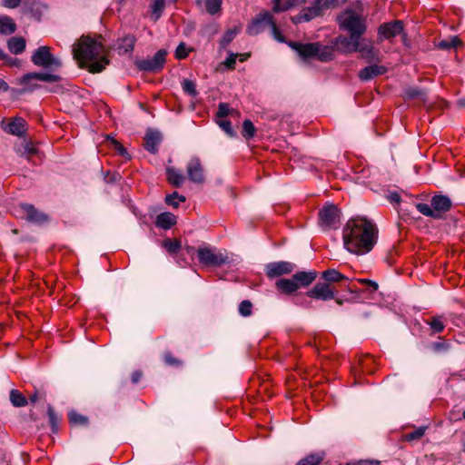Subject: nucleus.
I'll list each match as a JSON object with an SVG mask.
<instances>
[{
	"label": "nucleus",
	"instance_id": "nucleus-38",
	"mask_svg": "<svg viewBox=\"0 0 465 465\" xmlns=\"http://www.w3.org/2000/svg\"><path fill=\"white\" fill-rule=\"evenodd\" d=\"M162 246L171 254L177 253L181 249V242L179 240L166 239L163 242Z\"/></svg>",
	"mask_w": 465,
	"mask_h": 465
},
{
	"label": "nucleus",
	"instance_id": "nucleus-25",
	"mask_svg": "<svg viewBox=\"0 0 465 465\" xmlns=\"http://www.w3.org/2000/svg\"><path fill=\"white\" fill-rule=\"evenodd\" d=\"M292 277L299 286L306 287L309 286L316 279L317 272L315 271L299 272H296Z\"/></svg>",
	"mask_w": 465,
	"mask_h": 465
},
{
	"label": "nucleus",
	"instance_id": "nucleus-22",
	"mask_svg": "<svg viewBox=\"0 0 465 465\" xmlns=\"http://www.w3.org/2000/svg\"><path fill=\"white\" fill-rule=\"evenodd\" d=\"M306 0H272V12L273 13H282L288 11L297 5L304 4Z\"/></svg>",
	"mask_w": 465,
	"mask_h": 465
},
{
	"label": "nucleus",
	"instance_id": "nucleus-29",
	"mask_svg": "<svg viewBox=\"0 0 465 465\" xmlns=\"http://www.w3.org/2000/svg\"><path fill=\"white\" fill-rule=\"evenodd\" d=\"M135 37L134 35H128L122 39L119 40L117 49L119 54H127L131 53L134 49L135 44Z\"/></svg>",
	"mask_w": 465,
	"mask_h": 465
},
{
	"label": "nucleus",
	"instance_id": "nucleus-5",
	"mask_svg": "<svg viewBox=\"0 0 465 465\" xmlns=\"http://www.w3.org/2000/svg\"><path fill=\"white\" fill-rule=\"evenodd\" d=\"M452 207V202L449 196L443 194H435L430 204L420 203L416 204V209L424 216L433 219H440Z\"/></svg>",
	"mask_w": 465,
	"mask_h": 465
},
{
	"label": "nucleus",
	"instance_id": "nucleus-39",
	"mask_svg": "<svg viewBox=\"0 0 465 465\" xmlns=\"http://www.w3.org/2000/svg\"><path fill=\"white\" fill-rule=\"evenodd\" d=\"M223 0H205L206 12L211 15H215L221 11Z\"/></svg>",
	"mask_w": 465,
	"mask_h": 465
},
{
	"label": "nucleus",
	"instance_id": "nucleus-55",
	"mask_svg": "<svg viewBox=\"0 0 465 465\" xmlns=\"http://www.w3.org/2000/svg\"><path fill=\"white\" fill-rule=\"evenodd\" d=\"M21 3V0H2V5L7 8H15Z\"/></svg>",
	"mask_w": 465,
	"mask_h": 465
},
{
	"label": "nucleus",
	"instance_id": "nucleus-57",
	"mask_svg": "<svg viewBox=\"0 0 465 465\" xmlns=\"http://www.w3.org/2000/svg\"><path fill=\"white\" fill-rule=\"evenodd\" d=\"M34 82L35 81H31L29 84H24L25 86V88L23 90V92H32L35 89L38 88L39 85L35 84Z\"/></svg>",
	"mask_w": 465,
	"mask_h": 465
},
{
	"label": "nucleus",
	"instance_id": "nucleus-45",
	"mask_svg": "<svg viewBox=\"0 0 465 465\" xmlns=\"http://www.w3.org/2000/svg\"><path fill=\"white\" fill-rule=\"evenodd\" d=\"M425 430H426V427H423V426L419 427V428L415 429L413 431L405 434L404 440L407 441L418 440L424 435Z\"/></svg>",
	"mask_w": 465,
	"mask_h": 465
},
{
	"label": "nucleus",
	"instance_id": "nucleus-6",
	"mask_svg": "<svg viewBox=\"0 0 465 465\" xmlns=\"http://www.w3.org/2000/svg\"><path fill=\"white\" fill-rule=\"evenodd\" d=\"M196 252L199 262L207 267H219L229 262L225 252L210 245L200 246Z\"/></svg>",
	"mask_w": 465,
	"mask_h": 465
},
{
	"label": "nucleus",
	"instance_id": "nucleus-43",
	"mask_svg": "<svg viewBox=\"0 0 465 465\" xmlns=\"http://www.w3.org/2000/svg\"><path fill=\"white\" fill-rule=\"evenodd\" d=\"M69 420L73 424L76 425H86L88 420L85 416L79 414L78 412L72 411L68 413Z\"/></svg>",
	"mask_w": 465,
	"mask_h": 465
},
{
	"label": "nucleus",
	"instance_id": "nucleus-51",
	"mask_svg": "<svg viewBox=\"0 0 465 465\" xmlns=\"http://www.w3.org/2000/svg\"><path fill=\"white\" fill-rule=\"evenodd\" d=\"M230 108L227 104L221 103L218 106L217 116L220 118L225 117L229 114Z\"/></svg>",
	"mask_w": 465,
	"mask_h": 465
},
{
	"label": "nucleus",
	"instance_id": "nucleus-61",
	"mask_svg": "<svg viewBox=\"0 0 465 465\" xmlns=\"http://www.w3.org/2000/svg\"><path fill=\"white\" fill-rule=\"evenodd\" d=\"M9 89L8 84L0 78V91L7 92Z\"/></svg>",
	"mask_w": 465,
	"mask_h": 465
},
{
	"label": "nucleus",
	"instance_id": "nucleus-34",
	"mask_svg": "<svg viewBox=\"0 0 465 465\" xmlns=\"http://www.w3.org/2000/svg\"><path fill=\"white\" fill-rule=\"evenodd\" d=\"M165 1L166 0H153V2L152 3V18L153 19L154 22L161 17L162 13L165 7Z\"/></svg>",
	"mask_w": 465,
	"mask_h": 465
},
{
	"label": "nucleus",
	"instance_id": "nucleus-48",
	"mask_svg": "<svg viewBox=\"0 0 465 465\" xmlns=\"http://www.w3.org/2000/svg\"><path fill=\"white\" fill-rule=\"evenodd\" d=\"M268 27L271 29L272 34L273 37L279 41V42H284V37L281 34L280 30L278 29L275 22L273 21V17L272 16L271 23L269 24Z\"/></svg>",
	"mask_w": 465,
	"mask_h": 465
},
{
	"label": "nucleus",
	"instance_id": "nucleus-36",
	"mask_svg": "<svg viewBox=\"0 0 465 465\" xmlns=\"http://www.w3.org/2000/svg\"><path fill=\"white\" fill-rule=\"evenodd\" d=\"M10 401L15 407H24L27 404L25 397L17 390L10 391Z\"/></svg>",
	"mask_w": 465,
	"mask_h": 465
},
{
	"label": "nucleus",
	"instance_id": "nucleus-20",
	"mask_svg": "<svg viewBox=\"0 0 465 465\" xmlns=\"http://www.w3.org/2000/svg\"><path fill=\"white\" fill-rule=\"evenodd\" d=\"M359 38H352L351 35L344 36L340 35L335 39V45H337L338 49L344 53H352L354 50H356L357 45L356 42Z\"/></svg>",
	"mask_w": 465,
	"mask_h": 465
},
{
	"label": "nucleus",
	"instance_id": "nucleus-59",
	"mask_svg": "<svg viewBox=\"0 0 465 465\" xmlns=\"http://www.w3.org/2000/svg\"><path fill=\"white\" fill-rule=\"evenodd\" d=\"M142 378V372L139 371H135L132 373V381L133 383H137Z\"/></svg>",
	"mask_w": 465,
	"mask_h": 465
},
{
	"label": "nucleus",
	"instance_id": "nucleus-53",
	"mask_svg": "<svg viewBox=\"0 0 465 465\" xmlns=\"http://www.w3.org/2000/svg\"><path fill=\"white\" fill-rule=\"evenodd\" d=\"M219 125L229 135L233 134V130H232V124L230 121H227V120L220 121Z\"/></svg>",
	"mask_w": 465,
	"mask_h": 465
},
{
	"label": "nucleus",
	"instance_id": "nucleus-63",
	"mask_svg": "<svg viewBox=\"0 0 465 465\" xmlns=\"http://www.w3.org/2000/svg\"><path fill=\"white\" fill-rule=\"evenodd\" d=\"M114 143H115V145H116V147L119 149L120 153H121L122 155H124V154H126V153H126V151H125V149H124V147H123L119 143H117V142H114Z\"/></svg>",
	"mask_w": 465,
	"mask_h": 465
},
{
	"label": "nucleus",
	"instance_id": "nucleus-62",
	"mask_svg": "<svg viewBox=\"0 0 465 465\" xmlns=\"http://www.w3.org/2000/svg\"><path fill=\"white\" fill-rule=\"evenodd\" d=\"M40 397H42V395L35 391L33 395L29 397V401L32 403H35Z\"/></svg>",
	"mask_w": 465,
	"mask_h": 465
},
{
	"label": "nucleus",
	"instance_id": "nucleus-33",
	"mask_svg": "<svg viewBox=\"0 0 465 465\" xmlns=\"http://www.w3.org/2000/svg\"><path fill=\"white\" fill-rule=\"evenodd\" d=\"M461 45V40L458 36H450L447 39L440 40L437 44V47L441 50H450L456 48Z\"/></svg>",
	"mask_w": 465,
	"mask_h": 465
},
{
	"label": "nucleus",
	"instance_id": "nucleus-8",
	"mask_svg": "<svg viewBox=\"0 0 465 465\" xmlns=\"http://www.w3.org/2000/svg\"><path fill=\"white\" fill-rule=\"evenodd\" d=\"M166 54L167 52L161 49L152 58L135 61V65L140 71L157 73L163 69L166 61Z\"/></svg>",
	"mask_w": 465,
	"mask_h": 465
},
{
	"label": "nucleus",
	"instance_id": "nucleus-27",
	"mask_svg": "<svg viewBox=\"0 0 465 465\" xmlns=\"http://www.w3.org/2000/svg\"><path fill=\"white\" fill-rule=\"evenodd\" d=\"M276 287L282 292L286 294H291L296 292L299 288L298 283L294 281L293 277L292 279H280L276 282Z\"/></svg>",
	"mask_w": 465,
	"mask_h": 465
},
{
	"label": "nucleus",
	"instance_id": "nucleus-60",
	"mask_svg": "<svg viewBox=\"0 0 465 465\" xmlns=\"http://www.w3.org/2000/svg\"><path fill=\"white\" fill-rule=\"evenodd\" d=\"M165 362L169 365H174L178 363V361L172 357L170 354H166L165 357Z\"/></svg>",
	"mask_w": 465,
	"mask_h": 465
},
{
	"label": "nucleus",
	"instance_id": "nucleus-23",
	"mask_svg": "<svg viewBox=\"0 0 465 465\" xmlns=\"http://www.w3.org/2000/svg\"><path fill=\"white\" fill-rule=\"evenodd\" d=\"M356 45L358 48L354 52H359L362 57L369 61L376 58V52L371 44L366 43L365 40L361 41V39H358Z\"/></svg>",
	"mask_w": 465,
	"mask_h": 465
},
{
	"label": "nucleus",
	"instance_id": "nucleus-4",
	"mask_svg": "<svg viewBox=\"0 0 465 465\" xmlns=\"http://www.w3.org/2000/svg\"><path fill=\"white\" fill-rule=\"evenodd\" d=\"M338 23L340 28L348 32L352 38H361L367 29L365 18L351 9L339 15Z\"/></svg>",
	"mask_w": 465,
	"mask_h": 465
},
{
	"label": "nucleus",
	"instance_id": "nucleus-46",
	"mask_svg": "<svg viewBox=\"0 0 465 465\" xmlns=\"http://www.w3.org/2000/svg\"><path fill=\"white\" fill-rule=\"evenodd\" d=\"M252 302L248 300L242 301L239 305V312L242 316L247 317L252 314Z\"/></svg>",
	"mask_w": 465,
	"mask_h": 465
},
{
	"label": "nucleus",
	"instance_id": "nucleus-2",
	"mask_svg": "<svg viewBox=\"0 0 465 465\" xmlns=\"http://www.w3.org/2000/svg\"><path fill=\"white\" fill-rule=\"evenodd\" d=\"M74 58L90 73H100L109 64L108 51L97 39L82 36L73 48Z\"/></svg>",
	"mask_w": 465,
	"mask_h": 465
},
{
	"label": "nucleus",
	"instance_id": "nucleus-14",
	"mask_svg": "<svg viewBox=\"0 0 465 465\" xmlns=\"http://www.w3.org/2000/svg\"><path fill=\"white\" fill-rule=\"evenodd\" d=\"M186 171L191 182L194 183H203L204 182L203 168L199 158H192L187 163Z\"/></svg>",
	"mask_w": 465,
	"mask_h": 465
},
{
	"label": "nucleus",
	"instance_id": "nucleus-15",
	"mask_svg": "<svg viewBox=\"0 0 465 465\" xmlns=\"http://www.w3.org/2000/svg\"><path fill=\"white\" fill-rule=\"evenodd\" d=\"M272 15L268 11L259 14L256 18L249 25L247 33L250 35H256L262 33L271 23Z\"/></svg>",
	"mask_w": 465,
	"mask_h": 465
},
{
	"label": "nucleus",
	"instance_id": "nucleus-31",
	"mask_svg": "<svg viewBox=\"0 0 465 465\" xmlns=\"http://www.w3.org/2000/svg\"><path fill=\"white\" fill-rule=\"evenodd\" d=\"M322 278L325 281L324 282H328L331 284V282H338L346 279V277L343 274H341L335 269H329L324 271L322 273Z\"/></svg>",
	"mask_w": 465,
	"mask_h": 465
},
{
	"label": "nucleus",
	"instance_id": "nucleus-28",
	"mask_svg": "<svg viewBox=\"0 0 465 465\" xmlns=\"http://www.w3.org/2000/svg\"><path fill=\"white\" fill-rule=\"evenodd\" d=\"M446 319L443 315L433 316L426 320L432 333H440L445 329Z\"/></svg>",
	"mask_w": 465,
	"mask_h": 465
},
{
	"label": "nucleus",
	"instance_id": "nucleus-58",
	"mask_svg": "<svg viewBox=\"0 0 465 465\" xmlns=\"http://www.w3.org/2000/svg\"><path fill=\"white\" fill-rule=\"evenodd\" d=\"M361 282L362 283L368 284L370 287H371L372 291H376L378 289V283L373 282V281H371V280L362 279V280H361Z\"/></svg>",
	"mask_w": 465,
	"mask_h": 465
},
{
	"label": "nucleus",
	"instance_id": "nucleus-40",
	"mask_svg": "<svg viewBox=\"0 0 465 465\" xmlns=\"http://www.w3.org/2000/svg\"><path fill=\"white\" fill-rule=\"evenodd\" d=\"M185 197L183 195H180L177 192H173L165 197V203L173 208H177L179 203L185 202Z\"/></svg>",
	"mask_w": 465,
	"mask_h": 465
},
{
	"label": "nucleus",
	"instance_id": "nucleus-32",
	"mask_svg": "<svg viewBox=\"0 0 465 465\" xmlns=\"http://www.w3.org/2000/svg\"><path fill=\"white\" fill-rule=\"evenodd\" d=\"M16 29L15 24L8 16L0 17V33L5 35H11Z\"/></svg>",
	"mask_w": 465,
	"mask_h": 465
},
{
	"label": "nucleus",
	"instance_id": "nucleus-37",
	"mask_svg": "<svg viewBox=\"0 0 465 465\" xmlns=\"http://www.w3.org/2000/svg\"><path fill=\"white\" fill-rule=\"evenodd\" d=\"M324 459V453H314L308 455L305 459L300 460L298 465H319Z\"/></svg>",
	"mask_w": 465,
	"mask_h": 465
},
{
	"label": "nucleus",
	"instance_id": "nucleus-21",
	"mask_svg": "<svg viewBox=\"0 0 465 465\" xmlns=\"http://www.w3.org/2000/svg\"><path fill=\"white\" fill-rule=\"evenodd\" d=\"M386 71L385 66L371 64L361 69L359 73V77L363 81H368L375 76L383 74Z\"/></svg>",
	"mask_w": 465,
	"mask_h": 465
},
{
	"label": "nucleus",
	"instance_id": "nucleus-10",
	"mask_svg": "<svg viewBox=\"0 0 465 465\" xmlns=\"http://www.w3.org/2000/svg\"><path fill=\"white\" fill-rule=\"evenodd\" d=\"M326 10L320 0H316L311 6L304 7L301 12L292 17L293 24H300L302 22H309L312 19L322 15L323 11Z\"/></svg>",
	"mask_w": 465,
	"mask_h": 465
},
{
	"label": "nucleus",
	"instance_id": "nucleus-64",
	"mask_svg": "<svg viewBox=\"0 0 465 465\" xmlns=\"http://www.w3.org/2000/svg\"><path fill=\"white\" fill-rule=\"evenodd\" d=\"M185 250H186L187 253L190 254V255H193L194 252H195V249L193 247H191V246H187L185 248Z\"/></svg>",
	"mask_w": 465,
	"mask_h": 465
},
{
	"label": "nucleus",
	"instance_id": "nucleus-3",
	"mask_svg": "<svg viewBox=\"0 0 465 465\" xmlns=\"http://www.w3.org/2000/svg\"><path fill=\"white\" fill-rule=\"evenodd\" d=\"M288 45L304 60L317 58L322 62H328L333 58V48L331 46L322 45L320 43L302 44L290 42Z\"/></svg>",
	"mask_w": 465,
	"mask_h": 465
},
{
	"label": "nucleus",
	"instance_id": "nucleus-26",
	"mask_svg": "<svg viewBox=\"0 0 465 465\" xmlns=\"http://www.w3.org/2000/svg\"><path fill=\"white\" fill-rule=\"evenodd\" d=\"M166 178L169 183L174 187H180L185 181L184 175L173 167L166 168Z\"/></svg>",
	"mask_w": 465,
	"mask_h": 465
},
{
	"label": "nucleus",
	"instance_id": "nucleus-17",
	"mask_svg": "<svg viewBox=\"0 0 465 465\" xmlns=\"http://www.w3.org/2000/svg\"><path fill=\"white\" fill-rule=\"evenodd\" d=\"M21 212L25 219L35 223H43L47 221V215L36 210L32 204H21Z\"/></svg>",
	"mask_w": 465,
	"mask_h": 465
},
{
	"label": "nucleus",
	"instance_id": "nucleus-47",
	"mask_svg": "<svg viewBox=\"0 0 465 465\" xmlns=\"http://www.w3.org/2000/svg\"><path fill=\"white\" fill-rule=\"evenodd\" d=\"M431 349L436 353L445 352L450 349V343L447 341H436L431 343Z\"/></svg>",
	"mask_w": 465,
	"mask_h": 465
},
{
	"label": "nucleus",
	"instance_id": "nucleus-42",
	"mask_svg": "<svg viewBox=\"0 0 465 465\" xmlns=\"http://www.w3.org/2000/svg\"><path fill=\"white\" fill-rule=\"evenodd\" d=\"M183 91L190 96L195 97L198 94L196 84L190 79H183L182 82Z\"/></svg>",
	"mask_w": 465,
	"mask_h": 465
},
{
	"label": "nucleus",
	"instance_id": "nucleus-19",
	"mask_svg": "<svg viewBox=\"0 0 465 465\" xmlns=\"http://www.w3.org/2000/svg\"><path fill=\"white\" fill-rule=\"evenodd\" d=\"M25 121L21 117L13 118L5 126H2L7 134L22 137L25 133Z\"/></svg>",
	"mask_w": 465,
	"mask_h": 465
},
{
	"label": "nucleus",
	"instance_id": "nucleus-12",
	"mask_svg": "<svg viewBox=\"0 0 465 465\" xmlns=\"http://www.w3.org/2000/svg\"><path fill=\"white\" fill-rule=\"evenodd\" d=\"M403 31V23L396 20L390 23H384L379 26L378 29V42L389 40L401 34Z\"/></svg>",
	"mask_w": 465,
	"mask_h": 465
},
{
	"label": "nucleus",
	"instance_id": "nucleus-44",
	"mask_svg": "<svg viewBox=\"0 0 465 465\" xmlns=\"http://www.w3.org/2000/svg\"><path fill=\"white\" fill-rule=\"evenodd\" d=\"M255 127L251 120H245L242 124V135L246 139H251L254 136Z\"/></svg>",
	"mask_w": 465,
	"mask_h": 465
},
{
	"label": "nucleus",
	"instance_id": "nucleus-30",
	"mask_svg": "<svg viewBox=\"0 0 465 465\" xmlns=\"http://www.w3.org/2000/svg\"><path fill=\"white\" fill-rule=\"evenodd\" d=\"M8 49L15 54L23 53L25 49V40L23 37H12L8 41Z\"/></svg>",
	"mask_w": 465,
	"mask_h": 465
},
{
	"label": "nucleus",
	"instance_id": "nucleus-24",
	"mask_svg": "<svg viewBox=\"0 0 465 465\" xmlns=\"http://www.w3.org/2000/svg\"><path fill=\"white\" fill-rule=\"evenodd\" d=\"M176 223V216L172 213H162L156 217L155 224L157 227L168 230Z\"/></svg>",
	"mask_w": 465,
	"mask_h": 465
},
{
	"label": "nucleus",
	"instance_id": "nucleus-41",
	"mask_svg": "<svg viewBox=\"0 0 465 465\" xmlns=\"http://www.w3.org/2000/svg\"><path fill=\"white\" fill-rule=\"evenodd\" d=\"M405 94L409 99L419 98L425 102L427 94L424 90L418 87H410L405 91Z\"/></svg>",
	"mask_w": 465,
	"mask_h": 465
},
{
	"label": "nucleus",
	"instance_id": "nucleus-7",
	"mask_svg": "<svg viewBox=\"0 0 465 465\" xmlns=\"http://www.w3.org/2000/svg\"><path fill=\"white\" fill-rule=\"evenodd\" d=\"M32 63L40 67L56 70L62 66L60 59L53 55L48 46H40L31 57Z\"/></svg>",
	"mask_w": 465,
	"mask_h": 465
},
{
	"label": "nucleus",
	"instance_id": "nucleus-16",
	"mask_svg": "<svg viewBox=\"0 0 465 465\" xmlns=\"http://www.w3.org/2000/svg\"><path fill=\"white\" fill-rule=\"evenodd\" d=\"M60 76L51 73H28L19 78L20 84H27L31 81H43L54 83L60 81Z\"/></svg>",
	"mask_w": 465,
	"mask_h": 465
},
{
	"label": "nucleus",
	"instance_id": "nucleus-18",
	"mask_svg": "<svg viewBox=\"0 0 465 465\" xmlns=\"http://www.w3.org/2000/svg\"><path fill=\"white\" fill-rule=\"evenodd\" d=\"M144 143L143 146L144 148L152 153H155L158 151V146L162 141V134L157 130H147L145 136H144Z\"/></svg>",
	"mask_w": 465,
	"mask_h": 465
},
{
	"label": "nucleus",
	"instance_id": "nucleus-11",
	"mask_svg": "<svg viewBox=\"0 0 465 465\" xmlns=\"http://www.w3.org/2000/svg\"><path fill=\"white\" fill-rule=\"evenodd\" d=\"M336 289L328 282H318L306 294L308 297L321 301H330L335 297Z\"/></svg>",
	"mask_w": 465,
	"mask_h": 465
},
{
	"label": "nucleus",
	"instance_id": "nucleus-56",
	"mask_svg": "<svg viewBox=\"0 0 465 465\" xmlns=\"http://www.w3.org/2000/svg\"><path fill=\"white\" fill-rule=\"evenodd\" d=\"M388 199L389 201L391 203H400L401 202V196L398 193H391L389 195H388Z\"/></svg>",
	"mask_w": 465,
	"mask_h": 465
},
{
	"label": "nucleus",
	"instance_id": "nucleus-50",
	"mask_svg": "<svg viewBox=\"0 0 465 465\" xmlns=\"http://www.w3.org/2000/svg\"><path fill=\"white\" fill-rule=\"evenodd\" d=\"M48 416L53 427V431H55L57 430L58 418L51 406L48 407Z\"/></svg>",
	"mask_w": 465,
	"mask_h": 465
},
{
	"label": "nucleus",
	"instance_id": "nucleus-13",
	"mask_svg": "<svg viewBox=\"0 0 465 465\" xmlns=\"http://www.w3.org/2000/svg\"><path fill=\"white\" fill-rule=\"evenodd\" d=\"M294 268L295 265L293 263L282 261L268 263L265 267V272L268 277L275 278L291 273Z\"/></svg>",
	"mask_w": 465,
	"mask_h": 465
},
{
	"label": "nucleus",
	"instance_id": "nucleus-1",
	"mask_svg": "<svg viewBox=\"0 0 465 465\" xmlns=\"http://www.w3.org/2000/svg\"><path fill=\"white\" fill-rule=\"evenodd\" d=\"M344 247L351 253L365 254L371 252L377 242L378 229L365 217L350 219L342 230Z\"/></svg>",
	"mask_w": 465,
	"mask_h": 465
},
{
	"label": "nucleus",
	"instance_id": "nucleus-52",
	"mask_svg": "<svg viewBox=\"0 0 465 465\" xmlns=\"http://www.w3.org/2000/svg\"><path fill=\"white\" fill-rule=\"evenodd\" d=\"M325 9H329L331 7H335L340 5L341 4L346 2L347 0H320Z\"/></svg>",
	"mask_w": 465,
	"mask_h": 465
},
{
	"label": "nucleus",
	"instance_id": "nucleus-54",
	"mask_svg": "<svg viewBox=\"0 0 465 465\" xmlns=\"http://www.w3.org/2000/svg\"><path fill=\"white\" fill-rule=\"evenodd\" d=\"M237 57H238V54L231 53L224 62L225 65L229 68H233L234 64L236 63Z\"/></svg>",
	"mask_w": 465,
	"mask_h": 465
},
{
	"label": "nucleus",
	"instance_id": "nucleus-9",
	"mask_svg": "<svg viewBox=\"0 0 465 465\" xmlns=\"http://www.w3.org/2000/svg\"><path fill=\"white\" fill-rule=\"evenodd\" d=\"M319 219L322 228H336L340 223V210L334 204H326L320 210Z\"/></svg>",
	"mask_w": 465,
	"mask_h": 465
},
{
	"label": "nucleus",
	"instance_id": "nucleus-49",
	"mask_svg": "<svg viewBox=\"0 0 465 465\" xmlns=\"http://www.w3.org/2000/svg\"><path fill=\"white\" fill-rule=\"evenodd\" d=\"M189 50L184 43H180L175 50V57L177 59H184L188 56Z\"/></svg>",
	"mask_w": 465,
	"mask_h": 465
},
{
	"label": "nucleus",
	"instance_id": "nucleus-35",
	"mask_svg": "<svg viewBox=\"0 0 465 465\" xmlns=\"http://www.w3.org/2000/svg\"><path fill=\"white\" fill-rule=\"evenodd\" d=\"M239 32L240 28H238L237 26L228 29L224 33L220 41L221 48H225L234 39V37L239 34Z\"/></svg>",
	"mask_w": 465,
	"mask_h": 465
}]
</instances>
